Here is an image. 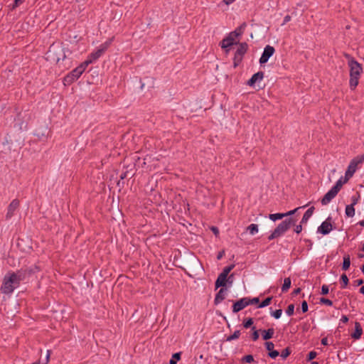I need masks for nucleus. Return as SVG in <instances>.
<instances>
[{
    "instance_id": "28",
    "label": "nucleus",
    "mask_w": 364,
    "mask_h": 364,
    "mask_svg": "<svg viewBox=\"0 0 364 364\" xmlns=\"http://www.w3.org/2000/svg\"><path fill=\"white\" fill-rule=\"evenodd\" d=\"M271 301H272V297H267L259 304L258 307L263 308V307L267 306L268 305L270 304Z\"/></svg>"
},
{
    "instance_id": "9",
    "label": "nucleus",
    "mask_w": 364,
    "mask_h": 364,
    "mask_svg": "<svg viewBox=\"0 0 364 364\" xmlns=\"http://www.w3.org/2000/svg\"><path fill=\"white\" fill-rule=\"evenodd\" d=\"M19 207V200L17 199L13 200L7 208V213L6 214V219H11L14 215L15 211Z\"/></svg>"
},
{
    "instance_id": "44",
    "label": "nucleus",
    "mask_w": 364,
    "mask_h": 364,
    "mask_svg": "<svg viewBox=\"0 0 364 364\" xmlns=\"http://www.w3.org/2000/svg\"><path fill=\"white\" fill-rule=\"evenodd\" d=\"M301 309L304 313L308 311V304L306 301H304L301 304Z\"/></svg>"
},
{
    "instance_id": "33",
    "label": "nucleus",
    "mask_w": 364,
    "mask_h": 364,
    "mask_svg": "<svg viewBox=\"0 0 364 364\" xmlns=\"http://www.w3.org/2000/svg\"><path fill=\"white\" fill-rule=\"evenodd\" d=\"M242 361L244 362V363H252L254 361V358H253V356L252 355H245L242 358Z\"/></svg>"
},
{
    "instance_id": "45",
    "label": "nucleus",
    "mask_w": 364,
    "mask_h": 364,
    "mask_svg": "<svg viewBox=\"0 0 364 364\" xmlns=\"http://www.w3.org/2000/svg\"><path fill=\"white\" fill-rule=\"evenodd\" d=\"M302 223H300L299 225H297L295 226V228H294V232H296V233H300L301 231H302V225H301Z\"/></svg>"
},
{
    "instance_id": "2",
    "label": "nucleus",
    "mask_w": 364,
    "mask_h": 364,
    "mask_svg": "<svg viewBox=\"0 0 364 364\" xmlns=\"http://www.w3.org/2000/svg\"><path fill=\"white\" fill-rule=\"evenodd\" d=\"M347 59V63L349 68L350 73V87L354 90L358 85L359 79L363 73V67L361 64L357 62L353 58L350 57L348 54H345Z\"/></svg>"
},
{
    "instance_id": "34",
    "label": "nucleus",
    "mask_w": 364,
    "mask_h": 364,
    "mask_svg": "<svg viewBox=\"0 0 364 364\" xmlns=\"http://www.w3.org/2000/svg\"><path fill=\"white\" fill-rule=\"evenodd\" d=\"M294 304H290L288 306L287 310H286V313L288 316H291L293 315L294 314Z\"/></svg>"
},
{
    "instance_id": "3",
    "label": "nucleus",
    "mask_w": 364,
    "mask_h": 364,
    "mask_svg": "<svg viewBox=\"0 0 364 364\" xmlns=\"http://www.w3.org/2000/svg\"><path fill=\"white\" fill-rule=\"evenodd\" d=\"M363 163L364 154L358 155L350 161L343 178V184L347 183L353 176L356 171L361 168Z\"/></svg>"
},
{
    "instance_id": "39",
    "label": "nucleus",
    "mask_w": 364,
    "mask_h": 364,
    "mask_svg": "<svg viewBox=\"0 0 364 364\" xmlns=\"http://www.w3.org/2000/svg\"><path fill=\"white\" fill-rule=\"evenodd\" d=\"M266 348L269 352H271L274 350V345L272 342L267 341L265 343Z\"/></svg>"
},
{
    "instance_id": "59",
    "label": "nucleus",
    "mask_w": 364,
    "mask_h": 364,
    "mask_svg": "<svg viewBox=\"0 0 364 364\" xmlns=\"http://www.w3.org/2000/svg\"><path fill=\"white\" fill-rule=\"evenodd\" d=\"M361 271L364 274V264L361 267Z\"/></svg>"
},
{
    "instance_id": "15",
    "label": "nucleus",
    "mask_w": 364,
    "mask_h": 364,
    "mask_svg": "<svg viewBox=\"0 0 364 364\" xmlns=\"http://www.w3.org/2000/svg\"><path fill=\"white\" fill-rule=\"evenodd\" d=\"M227 294V289L224 288H221L219 291L217 293L215 299H214V304L215 305L219 304L221 303L226 296Z\"/></svg>"
},
{
    "instance_id": "11",
    "label": "nucleus",
    "mask_w": 364,
    "mask_h": 364,
    "mask_svg": "<svg viewBox=\"0 0 364 364\" xmlns=\"http://www.w3.org/2000/svg\"><path fill=\"white\" fill-rule=\"evenodd\" d=\"M236 38L234 36H232V33H230L227 37L223 39L220 42V46L222 48H228L232 46L235 43H237L236 42Z\"/></svg>"
},
{
    "instance_id": "58",
    "label": "nucleus",
    "mask_w": 364,
    "mask_h": 364,
    "mask_svg": "<svg viewBox=\"0 0 364 364\" xmlns=\"http://www.w3.org/2000/svg\"><path fill=\"white\" fill-rule=\"evenodd\" d=\"M223 255L222 253H220L218 255V259H220L221 257H222Z\"/></svg>"
},
{
    "instance_id": "52",
    "label": "nucleus",
    "mask_w": 364,
    "mask_h": 364,
    "mask_svg": "<svg viewBox=\"0 0 364 364\" xmlns=\"http://www.w3.org/2000/svg\"><path fill=\"white\" fill-rule=\"evenodd\" d=\"M363 280L362 279H358L355 281V283L357 284V285H360L363 284Z\"/></svg>"
},
{
    "instance_id": "37",
    "label": "nucleus",
    "mask_w": 364,
    "mask_h": 364,
    "mask_svg": "<svg viewBox=\"0 0 364 364\" xmlns=\"http://www.w3.org/2000/svg\"><path fill=\"white\" fill-rule=\"evenodd\" d=\"M282 309H277L272 313V316H274L275 318H279L282 316Z\"/></svg>"
},
{
    "instance_id": "1",
    "label": "nucleus",
    "mask_w": 364,
    "mask_h": 364,
    "mask_svg": "<svg viewBox=\"0 0 364 364\" xmlns=\"http://www.w3.org/2000/svg\"><path fill=\"white\" fill-rule=\"evenodd\" d=\"M24 279V274L21 271L9 272L4 276L1 286V291L4 294H11L18 288L21 282Z\"/></svg>"
},
{
    "instance_id": "53",
    "label": "nucleus",
    "mask_w": 364,
    "mask_h": 364,
    "mask_svg": "<svg viewBox=\"0 0 364 364\" xmlns=\"http://www.w3.org/2000/svg\"><path fill=\"white\" fill-rule=\"evenodd\" d=\"M348 321V318L346 316H343V323H346Z\"/></svg>"
},
{
    "instance_id": "43",
    "label": "nucleus",
    "mask_w": 364,
    "mask_h": 364,
    "mask_svg": "<svg viewBox=\"0 0 364 364\" xmlns=\"http://www.w3.org/2000/svg\"><path fill=\"white\" fill-rule=\"evenodd\" d=\"M329 291L328 287L327 285H323L321 287V294L325 295L327 294Z\"/></svg>"
},
{
    "instance_id": "24",
    "label": "nucleus",
    "mask_w": 364,
    "mask_h": 364,
    "mask_svg": "<svg viewBox=\"0 0 364 364\" xmlns=\"http://www.w3.org/2000/svg\"><path fill=\"white\" fill-rule=\"evenodd\" d=\"M247 230L249 231V232H250L251 235H255V234H256V233H257V232H258V230H258V226H257V225H256V224H251V225H250L247 227Z\"/></svg>"
},
{
    "instance_id": "36",
    "label": "nucleus",
    "mask_w": 364,
    "mask_h": 364,
    "mask_svg": "<svg viewBox=\"0 0 364 364\" xmlns=\"http://www.w3.org/2000/svg\"><path fill=\"white\" fill-rule=\"evenodd\" d=\"M232 268V266L226 267L223 269V272L220 274L228 277Z\"/></svg>"
},
{
    "instance_id": "31",
    "label": "nucleus",
    "mask_w": 364,
    "mask_h": 364,
    "mask_svg": "<svg viewBox=\"0 0 364 364\" xmlns=\"http://www.w3.org/2000/svg\"><path fill=\"white\" fill-rule=\"evenodd\" d=\"M291 353V350L289 348H286L281 353V357L284 359L287 358Z\"/></svg>"
},
{
    "instance_id": "23",
    "label": "nucleus",
    "mask_w": 364,
    "mask_h": 364,
    "mask_svg": "<svg viewBox=\"0 0 364 364\" xmlns=\"http://www.w3.org/2000/svg\"><path fill=\"white\" fill-rule=\"evenodd\" d=\"M285 217L284 213H274V214H269V218L272 220V221H276L277 220L282 219Z\"/></svg>"
},
{
    "instance_id": "27",
    "label": "nucleus",
    "mask_w": 364,
    "mask_h": 364,
    "mask_svg": "<svg viewBox=\"0 0 364 364\" xmlns=\"http://www.w3.org/2000/svg\"><path fill=\"white\" fill-rule=\"evenodd\" d=\"M25 0H14V3L9 6L11 10H15L17 7L21 6Z\"/></svg>"
},
{
    "instance_id": "40",
    "label": "nucleus",
    "mask_w": 364,
    "mask_h": 364,
    "mask_svg": "<svg viewBox=\"0 0 364 364\" xmlns=\"http://www.w3.org/2000/svg\"><path fill=\"white\" fill-rule=\"evenodd\" d=\"M320 302L321 304L327 305V306H331L332 305V301L330 299H326V298H321Z\"/></svg>"
},
{
    "instance_id": "25",
    "label": "nucleus",
    "mask_w": 364,
    "mask_h": 364,
    "mask_svg": "<svg viewBox=\"0 0 364 364\" xmlns=\"http://www.w3.org/2000/svg\"><path fill=\"white\" fill-rule=\"evenodd\" d=\"M181 353H176L173 354L172 358L169 361V364H176L177 362L181 359Z\"/></svg>"
},
{
    "instance_id": "60",
    "label": "nucleus",
    "mask_w": 364,
    "mask_h": 364,
    "mask_svg": "<svg viewBox=\"0 0 364 364\" xmlns=\"http://www.w3.org/2000/svg\"><path fill=\"white\" fill-rule=\"evenodd\" d=\"M311 364H318L317 362H312Z\"/></svg>"
},
{
    "instance_id": "6",
    "label": "nucleus",
    "mask_w": 364,
    "mask_h": 364,
    "mask_svg": "<svg viewBox=\"0 0 364 364\" xmlns=\"http://www.w3.org/2000/svg\"><path fill=\"white\" fill-rule=\"evenodd\" d=\"M112 42V38H110L106 41L105 43H102L95 51L91 53L88 55L87 58L84 62L87 63V65H89L90 64L97 60L108 49V48L111 46Z\"/></svg>"
},
{
    "instance_id": "48",
    "label": "nucleus",
    "mask_w": 364,
    "mask_h": 364,
    "mask_svg": "<svg viewBox=\"0 0 364 364\" xmlns=\"http://www.w3.org/2000/svg\"><path fill=\"white\" fill-rule=\"evenodd\" d=\"M348 282V277L345 274H343V284L347 285Z\"/></svg>"
},
{
    "instance_id": "18",
    "label": "nucleus",
    "mask_w": 364,
    "mask_h": 364,
    "mask_svg": "<svg viewBox=\"0 0 364 364\" xmlns=\"http://www.w3.org/2000/svg\"><path fill=\"white\" fill-rule=\"evenodd\" d=\"M248 46L246 43H239V47L237 49L235 54L240 55L243 58V55L246 53L247 50Z\"/></svg>"
},
{
    "instance_id": "20",
    "label": "nucleus",
    "mask_w": 364,
    "mask_h": 364,
    "mask_svg": "<svg viewBox=\"0 0 364 364\" xmlns=\"http://www.w3.org/2000/svg\"><path fill=\"white\" fill-rule=\"evenodd\" d=\"M314 211V207L309 208L304 214L303 218L301 220V223H306L309 219L311 217Z\"/></svg>"
},
{
    "instance_id": "49",
    "label": "nucleus",
    "mask_w": 364,
    "mask_h": 364,
    "mask_svg": "<svg viewBox=\"0 0 364 364\" xmlns=\"http://www.w3.org/2000/svg\"><path fill=\"white\" fill-rule=\"evenodd\" d=\"M321 344L323 345V346H327L328 345V338H323L321 339Z\"/></svg>"
},
{
    "instance_id": "55",
    "label": "nucleus",
    "mask_w": 364,
    "mask_h": 364,
    "mask_svg": "<svg viewBox=\"0 0 364 364\" xmlns=\"http://www.w3.org/2000/svg\"><path fill=\"white\" fill-rule=\"evenodd\" d=\"M358 225H360L362 227H364V220H360V222H358Z\"/></svg>"
},
{
    "instance_id": "26",
    "label": "nucleus",
    "mask_w": 364,
    "mask_h": 364,
    "mask_svg": "<svg viewBox=\"0 0 364 364\" xmlns=\"http://www.w3.org/2000/svg\"><path fill=\"white\" fill-rule=\"evenodd\" d=\"M240 334H241L240 331L237 330L234 332V333L232 335H230L228 337H227L226 341H231L233 340H236L240 337Z\"/></svg>"
},
{
    "instance_id": "14",
    "label": "nucleus",
    "mask_w": 364,
    "mask_h": 364,
    "mask_svg": "<svg viewBox=\"0 0 364 364\" xmlns=\"http://www.w3.org/2000/svg\"><path fill=\"white\" fill-rule=\"evenodd\" d=\"M331 230L332 225L328 221V220L323 222L321 225L318 228V232L322 233L323 235L328 234Z\"/></svg>"
},
{
    "instance_id": "57",
    "label": "nucleus",
    "mask_w": 364,
    "mask_h": 364,
    "mask_svg": "<svg viewBox=\"0 0 364 364\" xmlns=\"http://www.w3.org/2000/svg\"><path fill=\"white\" fill-rule=\"evenodd\" d=\"M299 291H300V289L298 288V289L294 290V294H298Z\"/></svg>"
},
{
    "instance_id": "29",
    "label": "nucleus",
    "mask_w": 364,
    "mask_h": 364,
    "mask_svg": "<svg viewBox=\"0 0 364 364\" xmlns=\"http://www.w3.org/2000/svg\"><path fill=\"white\" fill-rule=\"evenodd\" d=\"M242 57L235 54L234 58H233L234 68H236L237 66H238L239 64L242 62Z\"/></svg>"
},
{
    "instance_id": "38",
    "label": "nucleus",
    "mask_w": 364,
    "mask_h": 364,
    "mask_svg": "<svg viewBox=\"0 0 364 364\" xmlns=\"http://www.w3.org/2000/svg\"><path fill=\"white\" fill-rule=\"evenodd\" d=\"M253 333L252 334V338L254 341L259 338V331L255 330V327H252Z\"/></svg>"
},
{
    "instance_id": "22",
    "label": "nucleus",
    "mask_w": 364,
    "mask_h": 364,
    "mask_svg": "<svg viewBox=\"0 0 364 364\" xmlns=\"http://www.w3.org/2000/svg\"><path fill=\"white\" fill-rule=\"evenodd\" d=\"M291 287V279L289 277L285 278L284 280V284L282 287V292H286L289 290Z\"/></svg>"
},
{
    "instance_id": "35",
    "label": "nucleus",
    "mask_w": 364,
    "mask_h": 364,
    "mask_svg": "<svg viewBox=\"0 0 364 364\" xmlns=\"http://www.w3.org/2000/svg\"><path fill=\"white\" fill-rule=\"evenodd\" d=\"M252 324H253V320L252 318H250L243 322V326L245 328H250Z\"/></svg>"
},
{
    "instance_id": "46",
    "label": "nucleus",
    "mask_w": 364,
    "mask_h": 364,
    "mask_svg": "<svg viewBox=\"0 0 364 364\" xmlns=\"http://www.w3.org/2000/svg\"><path fill=\"white\" fill-rule=\"evenodd\" d=\"M259 300L258 298L255 297L252 299H249V305L250 304H256L259 303Z\"/></svg>"
},
{
    "instance_id": "56",
    "label": "nucleus",
    "mask_w": 364,
    "mask_h": 364,
    "mask_svg": "<svg viewBox=\"0 0 364 364\" xmlns=\"http://www.w3.org/2000/svg\"><path fill=\"white\" fill-rule=\"evenodd\" d=\"M360 292L363 294H364V286L361 287L360 289Z\"/></svg>"
},
{
    "instance_id": "21",
    "label": "nucleus",
    "mask_w": 364,
    "mask_h": 364,
    "mask_svg": "<svg viewBox=\"0 0 364 364\" xmlns=\"http://www.w3.org/2000/svg\"><path fill=\"white\" fill-rule=\"evenodd\" d=\"M356 200L346 207L345 213L348 217H353L355 215L354 205L356 203Z\"/></svg>"
},
{
    "instance_id": "8",
    "label": "nucleus",
    "mask_w": 364,
    "mask_h": 364,
    "mask_svg": "<svg viewBox=\"0 0 364 364\" xmlns=\"http://www.w3.org/2000/svg\"><path fill=\"white\" fill-rule=\"evenodd\" d=\"M275 49L273 46L267 45L262 54V56L259 58V63L261 65L266 63L269 58L274 53Z\"/></svg>"
},
{
    "instance_id": "12",
    "label": "nucleus",
    "mask_w": 364,
    "mask_h": 364,
    "mask_svg": "<svg viewBox=\"0 0 364 364\" xmlns=\"http://www.w3.org/2000/svg\"><path fill=\"white\" fill-rule=\"evenodd\" d=\"M350 336L354 340H358L360 338L363 334V329L360 324L358 322L355 323L354 329L352 332H349Z\"/></svg>"
},
{
    "instance_id": "42",
    "label": "nucleus",
    "mask_w": 364,
    "mask_h": 364,
    "mask_svg": "<svg viewBox=\"0 0 364 364\" xmlns=\"http://www.w3.org/2000/svg\"><path fill=\"white\" fill-rule=\"evenodd\" d=\"M317 355V353L315 351H311L309 352V355H308V360H314Z\"/></svg>"
},
{
    "instance_id": "7",
    "label": "nucleus",
    "mask_w": 364,
    "mask_h": 364,
    "mask_svg": "<svg viewBox=\"0 0 364 364\" xmlns=\"http://www.w3.org/2000/svg\"><path fill=\"white\" fill-rule=\"evenodd\" d=\"M341 189V178L336 181L335 186L321 198V202L322 205H326L328 204L332 200V199L336 197Z\"/></svg>"
},
{
    "instance_id": "17",
    "label": "nucleus",
    "mask_w": 364,
    "mask_h": 364,
    "mask_svg": "<svg viewBox=\"0 0 364 364\" xmlns=\"http://www.w3.org/2000/svg\"><path fill=\"white\" fill-rule=\"evenodd\" d=\"M247 27V23L245 22L242 23L240 26H238L235 31L230 32L232 36H234L236 38L239 36H242L245 32V30Z\"/></svg>"
},
{
    "instance_id": "13",
    "label": "nucleus",
    "mask_w": 364,
    "mask_h": 364,
    "mask_svg": "<svg viewBox=\"0 0 364 364\" xmlns=\"http://www.w3.org/2000/svg\"><path fill=\"white\" fill-rule=\"evenodd\" d=\"M264 73L262 71L257 72V73L254 74L252 77L247 81V85L252 87L255 85V84L257 82H260L264 78Z\"/></svg>"
},
{
    "instance_id": "4",
    "label": "nucleus",
    "mask_w": 364,
    "mask_h": 364,
    "mask_svg": "<svg viewBox=\"0 0 364 364\" xmlns=\"http://www.w3.org/2000/svg\"><path fill=\"white\" fill-rule=\"evenodd\" d=\"M296 220L292 218L286 219L279 223L274 230L268 237L269 240L277 238L286 232L291 225H295Z\"/></svg>"
},
{
    "instance_id": "10",
    "label": "nucleus",
    "mask_w": 364,
    "mask_h": 364,
    "mask_svg": "<svg viewBox=\"0 0 364 364\" xmlns=\"http://www.w3.org/2000/svg\"><path fill=\"white\" fill-rule=\"evenodd\" d=\"M249 305V299L242 298L233 304L232 311L237 313Z\"/></svg>"
},
{
    "instance_id": "30",
    "label": "nucleus",
    "mask_w": 364,
    "mask_h": 364,
    "mask_svg": "<svg viewBox=\"0 0 364 364\" xmlns=\"http://www.w3.org/2000/svg\"><path fill=\"white\" fill-rule=\"evenodd\" d=\"M350 264V257H344L343 260V269H347Z\"/></svg>"
},
{
    "instance_id": "51",
    "label": "nucleus",
    "mask_w": 364,
    "mask_h": 364,
    "mask_svg": "<svg viewBox=\"0 0 364 364\" xmlns=\"http://www.w3.org/2000/svg\"><path fill=\"white\" fill-rule=\"evenodd\" d=\"M50 355V351L48 350L47 351V355H46V363L49 361Z\"/></svg>"
},
{
    "instance_id": "50",
    "label": "nucleus",
    "mask_w": 364,
    "mask_h": 364,
    "mask_svg": "<svg viewBox=\"0 0 364 364\" xmlns=\"http://www.w3.org/2000/svg\"><path fill=\"white\" fill-rule=\"evenodd\" d=\"M224 3L227 5L232 4L235 0H223Z\"/></svg>"
},
{
    "instance_id": "54",
    "label": "nucleus",
    "mask_w": 364,
    "mask_h": 364,
    "mask_svg": "<svg viewBox=\"0 0 364 364\" xmlns=\"http://www.w3.org/2000/svg\"><path fill=\"white\" fill-rule=\"evenodd\" d=\"M212 230H213V231L214 232L215 234H217L218 232V230L217 228L213 227L212 228Z\"/></svg>"
},
{
    "instance_id": "5",
    "label": "nucleus",
    "mask_w": 364,
    "mask_h": 364,
    "mask_svg": "<svg viewBox=\"0 0 364 364\" xmlns=\"http://www.w3.org/2000/svg\"><path fill=\"white\" fill-rule=\"evenodd\" d=\"M87 63L82 62L77 68L73 70L63 78V83L65 85H70L75 80H77L82 74L85 71L87 68Z\"/></svg>"
},
{
    "instance_id": "32",
    "label": "nucleus",
    "mask_w": 364,
    "mask_h": 364,
    "mask_svg": "<svg viewBox=\"0 0 364 364\" xmlns=\"http://www.w3.org/2000/svg\"><path fill=\"white\" fill-rule=\"evenodd\" d=\"M306 205H304V206H301V207H298L292 210H290V211H288L287 213H285L284 215H285V217L287 216H290V215H294V213H296L299 209L301 208H304Z\"/></svg>"
},
{
    "instance_id": "16",
    "label": "nucleus",
    "mask_w": 364,
    "mask_h": 364,
    "mask_svg": "<svg viewBox=\"0 0 364 364\" xmlns=\"http://www.w3.org/2000/svg\"><path fill=\"white\" fill-rule=\"evenodd\" d=\"M228 282V277L220 274L218 277V279L215 281V288L218 289L219 287H223L226 285Z\"/></svg>"
},
{
    "instance_id": "47",
    "label": "nucleus",
    "mask_w": 364,
    "mask_h": 364,
    "mask_svg": "<svg viewBox=\"0 0 364 364\" xmlns=\"http://www.w3.org/2000/svg\"><path fill=\"white\" fill-rule=\"evenodd\" d=\"M291 20V16L289 15H287L284 18V21L282 23V26L285 25L287 23H288Z\"/></svg>"
},
{
    "instance_id": "41",
    "label": "nucleus",
    "mask_w": 364,
    "mask_h": 364,
    "mask_svg": "<svg viewBox=\"0 0 364 364\" xmlns=\"http://www.w3.org/2000/svg\"><path fill=\"white\" fill-rule=\"evenodd\" d=\"M268 355L270 358H275L279 355V353L277 350H273L269 352Z\"/></svg>"
},
{
    "instance_id": "19",
    "label": "nucleus",
    "mask_w": 364,
    "mask_h": 364,
    "mask_svg": "<svg viewBox=\"0 0 364 364\" xmlns=\"http://www.w3.org/2000/svg\"><path fill=\"white\" fill-rule=\"evenodd\" d=\"M274 334V329L271 328L267 330L262 331V338L265 341H267L273 337Z\"/></svg>"
}]
</instances>
